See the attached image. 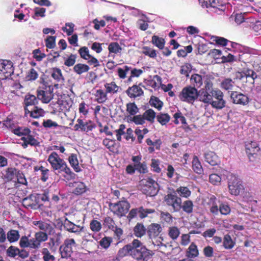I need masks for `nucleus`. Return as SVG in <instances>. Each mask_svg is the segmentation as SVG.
<instances>
[{
	"label": "nucleus",
	"mask_w": 261,
	"mask_h": 261,
	"mask_svg": "<svg viewBox=\"0 0 261 261\" xmlns=\"http://www.w3.org/2000/svg\"><path fill=\"white\" fill-rule=\"evenodd\" d=\"M174 118H175L174 123L175 124L181 123L185 124L186 123V120L185 117L180 112H177L174 114Z\"/></svg>",
	"instance_id": "nucleus-53"
},
{
	"label": "nucleus",
	"mask_w": 261,
	"mask_h": 261,
	"mask_svg": "<svg viewBox=\"0 0 261 261\" xmlns=\"http://www.w3.org/2000/svg\"><path fill=\"white\" fill-rule=\"evenodd\" d=\"M206 79L210 80L207 76H204L202 78L201 75L198 74H194L191 75L190 81L191 84L194 86L193 87L196 88H200L203 84V81L204 83Z\"/></svg>",
	"instance_id": "nucleus-21"
},
{
	"label": "nucleus",
	"mask_w": 261,
	"mask_h": 261,
	"mask_svg": "<svg viewBox=\"0 0 261 261\" xmlns=\"http://www.w3.org/2000/svg\"><path fill=\"white\" fill-rule=\"evenodd\" d=\"M68 186L72 189V192L76 195L81 194L86 191V187L85 184L82 181H75L70 182Z\"/></svg>",
	"instance_id": "nucleus-16"
},
{
	"label": "nucleus",
	"mask_w": 261,
	"mask_h": 261,
	"mask_svg": "<svg viewBox=\"0 0 261 261\" xmlns=\"http://www.w3.org/2000/svg\"><path fill=\"white\" fill-rule=\"evenodd\" d=\"M30 129L26 127H17V136H22L18 143L21 144L25 148L29 144L36 146L39 142L33 136L30 135Z\"/></svg>",
	"instance_id": "nucleus-4"
},
{
	"label": "nucleus",
	"mask_w": 261,
	"mask_h": 261,
	"mask_svg": "<svg viewBox=\"0 0 261 261\" xmlns=\"http://www.w3.org/2000/svg\"><path fill=\"white\" fill-rule=\"evenodd\" d=\"M14 68L12 62L7 60H0V79L4 80L10 78L14 80L13 75Z\"/></svg>",
	"instance_id": "nucleus-6"
},
{
	"label": "nucleus",
	"mask_w": 261,
	"mask_h": 261,
	"mask_svg": "<svg viewBox=\"0 0 261 261\" xmlns=\"http://www.w3.org/2000/svg\"><path fill=\"white\" fill-rule=\"evenodd\" d=\"M192 168L195 172L201 174L202 172V167L198 158L194 156L192 161Z\"/></svg>",
	"instance_id": "nucleus-34"
},
{
	"label": "nucleus",
	"mask_w": 261,
	"mask_h": 261,
	"mask_svg": "<svg viewBox=\"0 0 261 261\" xmlns=\"http://www.w3.org/2000/svg\"><path fill=\"white\" fill-rule=\"evenodd\" d=\"M207 8L211 9L212 11L216 13H220L225 10V6L219 2L218 0H211L208 3Z\"/></svg>",
	"instance_id": "nucleus-22"
},
{
	"label": "nucleus",
	"mask_w": 261,
	"mask_h": 261,
	"mask_svg": "<svg viewBox=\"0 0 261 261\" xmlns=\"http://www.w3.org/2000/svg\"><path fill=\"white\" fill-rule=\"evenodd\" d=\"M160 162L159 160L152 159L150 164L151 168L153 171L160 173L161 171V169L159 167Z\"/></svg>",
	"instance_id": "nucleus-58"
},
{
	"label": "nucleus",
	"mask_w": 261,
	"mask_h": 261,
	"mask_svg": "<svg viewBox=\"0 0 261 261\" xmlns=\"http://www.w3.org/2000/svg\"><path fill=\"white\" fill-rule=\"evenodd\" d=\"M90 228L93 231L98 232L101 228V225L97 220H92L90 223Z\"/></svg>",
	"instance_id": "nucleus-51"
},
{
	"label": "nucleus",
	"mask_w": 261,
	"mask_h": 261,
	"mask_svg": "<svg viewBox=\"0 0 261 261\" xmlns=\"http://www.w3.org/2000/svg\"><path fill=\"white\" fill-rule=\"evenodd\" d=\"M229 191L231 195L237 196L243 190L242 181L235 175H231L228 181Z\"/></svg>",
	"instance_id": "nucleus-10"
},
{
	"label": "nucleus",
	"mask_w": 261,
	"mask_h": 261,
	"mask_svg": "<svg viewBox=\"0 0 261 261\" xmlns=\"http://www.w3.org/2000/svg\"><path fill=\"white\" fill-rule=\"evenodd\" d=\"M37 97L44 103H48L52 99V94L50 92L44 91L42 90L37 91Z\"/></svg>",
	"instance_id": "nucleus-26"
},
{
	"label": "nucleus",
	"mask_w": 261,
	"mask_h": 261,
	"mask_svg": "<svg viewBox=\"0 0 261 261\" xmlns=\"http://www.w3.org/2000/svg\"><path fill=\"white\" fill-rule=\"evenodd\" d=\"M151 42L160 49L164 48L165 43L164 39L155 35L152 37Z\"/></svg>",
	"instance_id": "nucleus-38"
},
{
	"label": "nucleus",
	"mask_w": 261,
	"mask_h": 261,
	"mask_svg": "<svg viewBox=\"0 0 261 261\" xmlns=\"http://www.w3.org/2000/svg\"><path fill=\"white\" fill-rule=\"evenodd\" d=\"M211 80H205L204 87L200 89V101L211 105L215 109L221 110L225 107L223 93L219 89H214Z\"/></svg>",
	"instance_id": "nucleus-1"
},
{
	"label": "nucleus",
	"mask_w": 261,
	"mask_h": 261,
	"mask_svg": "<svg viewBox=\"0 0 261 261\" xmlns=\"http://www.w3.org/2000/svg\"><path fill=\"white\" fill-rule=\"evenodd\" d=\"M130 256L137 260L146 257L147 256H152L154 253L147 249L143 243L138 239H134L130 243Z\"/></svg>",
	"instance_id": "nucleus-3"
},
{
	"label": "nucleus",
	"mask_w": 261,
	"mask_h": 261,
	"mask_svg": "<svg viewBox=\"0 0 261 261\" xmlns=\"http://www.w3.org/2000/svg\"><path fill=\"white\" fill-rule=\"evenodd\" d=\"M42 125L45 128H51L53 127H59L60 128H64L63 126L59 125L57 122L53 121L50 119L44 120Z\"/></svg>",
	"instance_id": "nucleus-55"
},
{
	"label": "nucleus",
	"mask_w": 261,
	"mask_h": 261,
	"mask_svg": "<svg viewBox=\"0 0 261 261\" xmlns=\"http://www.w3.org/2000/svg\"><path fill=\"white\" fill-rule=\"evenodd\" d=\"M73 104V101L67 96H61L57 101L60 112H66L69 111Z\"/></svg>",
	"instance_id": "nucleus-13"
},
{
	"label": "nucleus",
	"mask_w": 261,
	"mask_h": 261,
	"mask_svg": "<svg viewBox=\"0 0 261 261\" xmlns=\"http://www.w3.org/2000/svg\"><path fill=\"white\" fill-rule=\"evenodd\" d=\"M47 232L43 231H38L35 234V238L32 239L31 248L37 249L40 246V243L45 242L47 240Z\"/></svg>",
	"instance_id": "nucleus-14"
},
{
	"label": "nucleus",
	"mask_w": 261,
	"mask_h": 261,
	"mask_svg": "<svg viewBox=\"0 0 261 261\" xmlns=\"http://www.w3.org/2000/svg\"><path fill=\"white\" fill-rule=\"evenodd\" d=\"M131 246L130 244L124 246L120 249L118 252V256L119 257H123L127 255H130L131 254Z\"/></svg>",
	"instance_id": "nucleus-44"
},
{
	"label": "nucleus",
	"mask_w": 261,
	"mask_h": 261,
	"mask_svg": "<svg viewBox=\"0 0 261 261\" xmlns=\"http://www.w3.org/2000/svg\"><path fill=\"white\" fill-rule=\"evenodd\" d=\"M107 93L114 94L117 93L120 87L117 86L114 82L106 83L104 85Z\"/></svg>",
	"instance_id": "nucleus-32"
},
{
	"label": "nucleus",
	"mask_w": 261,
	"mask_h": 261,
	"mask_svg": "<svg viewBox=\"0 0 261 261\" xmlns=\"http://www.w3.org/2000/svg\"><path fill=\"white\" fill-rule=\"evenodd\" d=\"M199 255V251L197 246L194 243H192L188 247L187 252L186 256L189 258H195Z\"/></svg>",
	"instance_id": "nucleus-29"
},
{
	"label": "nucleus",
	"mask_w": 261,
	"mask_h": 261,
	"mask_svg": "<svg viewBox=\"0 0 261 261\" xmlns=\"http://www.w3.org/2000/svg\"><path fill=\"white\" fill-rule=\"evenodd\" d=\"M154 212L153 210L143 208L140 207L138 208V214L140 218L143 219L147 216L148 214L153 213Z\"/></svg>",
	"instance_id": "nucleus-52"
},
{
	"label": "nucleus",
	"mask_w": 261,
	"mask_h": 261,
	"mask_svg": "<svg viewBox=\"0 0 261 261\" xmlns=\"http://www.w3.org/2000/svg\"><path fill=\"white\" fill-rule=\"evenodd\" d=\"M51 77L58 82L63 80V76L61 69L58 68H53L51 69Z\"/></svg>",
	"instance_id": "nucleus-45"
},
{
	"label": "nucleus",
	"mask_w": 261,
	"mask_h": 261,
	"mask_svg": "<svg viewBox=\"0 0 261 261\" xmlns=\"http://www.w3.org/2000/svg\"><path fill=\"white\" fill-rule=\"evenodd\" d=\"M234 85V82L229 78L225 79L221 83V88L226 90H231Z\"/></svg>",
	"instance_id": "nucleus-39"
},
{
	"label": "nucleus",
	"mask_w": 261,
	"mask_h": 261,
	"mask_svg": "<svg viewBox=\"0 0 261 261\" xmlns=\"http://www.w3.org/2000/svg\"><path fill=\"white\" fill-rule=\"evenodd\" d=\"M46 10L43 8H36L34 9L35 14L33 16V18L38 19L39 17H43L45 16Z\"/></svg>",
	"instance_id": "nucleus-54"
},
{
	"label": "nucleus",
	"mask_w": 261,
	"mask_h": 261,
	"mask_svg": "<svg viewBox=\"0 0 261 261\" xmlns=\"http://www.w3.org/2000/svg\"><path fill=\"white\" fill-rule=\"evenodd\" d=\"M246 151L250 161H253L258 154L260 153V149L255 142L250 141L246 143Z\"/></svg>",
	"instance_id": "nucleus-12"
},
{
	"label": "nucleus",
	"mask_w": 261,
	"mask_h": 261,
	"mask_svg": "<svg viewBox=\"0 0 261 261\" xmlns=\"http://www.w3.org/2000/svg\"><path fill=\"white\" fill-rule=\"evenodd\" d=\"M127 93L130 97H136L142 95L143 91L140 87L134 85L127 89Z\"/></svg>",
	"instance_id": "nucleus-27"
},
{
	"label": "nucleus",
	"mask_w": 261,
	"mask_h": 261,
	"mask_svg": "<svg viewBox=\"0 0 261 261\" xmlns=\"http://www.w3.org/2000/svg\"><path fill=\"white\" fill-rule=\"evenodd\" d=\"M69 162L74 170L76 172L80 171V168L79 165V161L75 154H72L69 156Z\"/></svg>",
	"instance_id": "nucleus-33"
},
{
	"label": "nucleus",
	"mask_w": 261,
	"mask_h": 261,
	"mask_svg": "<svg viewBox=\"0 0 261 261\" xmlns=\"http://www.w3.org/2000/svg\"><path fill=\"white\" fill-rule=\"evenodd\" d=\"M90 68L88 65L81 63L76 64L73 67L74 71L78 74L86 72Z\"/></svg>",
	"instance_id": "nucleus-37"
},
{
	"label": "nucleus",
	"mask_w": 261,
	"mask_h": 261,
	"mask_svg": "<svg viewBox=\"0 0 261 261\" xmlns=\"http://www.w3.org/2000/svg\"><path fill=\"white\" fill-rule=\"evenodd\" d=\"M74 24L71 22H68L65 24V27L62 28V30L66 32L67 35H71L74 31Z\"/></svg>",
	"instance_id": "nucleus-62"
},
{
	"label": "nucleus",
	"mask_w": 261,
	"mask_h": 261,
	"mask_svg": "<svg viewBox=\"0 0 261 261\" xmlns=\"http://www.w3.org/2000/svg\"><path fill=\"white\" fill-rule=\"evenodd\" d=\"M193 204L191 200L185 201L183 204H181V208L183 211L188 214L191 213L193 211Z\"/></svg>",
	"instance_id": "nucleus-47"
},
{
	"label": "nucleus",
	"mask_w": 261,
	"mask_h": 261,
	"mask_svg": "<svg viewBox=\"0 0 261 261\" xmlns=\"http://www.w3.org/2000/svg\"><path fill=\"white\" fill-rule=\"evenodd\" d=\"M230 98L233 103L236 104L245 106L249 102V98L246 95L236 91L231 93Z\"/></svg>",
	"instance_id": "nucleus-15"
},
{
	"label": "nucleus",
	"mask_w": 261,
	"mask_h": 261,
	"mask_svg": "<svg viewBox=\"0 0 261 261\" xmlns=\"http://www.w3.org/2000/svg\"><path fill=\"white\" fill-rule=\"evenodd\" d=\"M142 181L144 185L143 190L146 195L153 196L158 193L159 190V185L154 180L147 178Z\"/></svg>",
	"instance_id": "nucleus-11"
},
{
	"label": "nucleus",
	"mask_w": 261,
	"mask_h": 261,
	"mask_svg": "<svg viewBox=\"0 0 261 261\" xmlns=\"http://www.w3.org/2000/svg\"><path fill=\"white\" fill-rule=\"evenodd\" d=\"M151 106L160 110L163 107V102L157 97L152 96L149 101Z\"/></svg>",
	"instance_id": "nucleus-49"
},
{
	"label": "nucleus",
	"mask_w": 261,
	"mask_h": 261,
	"mask_svg": "<svg viewBox=\"0 0 261 261\" xmlns=\"http://www.w3.org/2000/svg\"><path fill=\"white\" fill-rule=\"evenodd\" d=\"M169 237L172 240H175L177 239L180 234V231L178 227L176 226L169 227L168 230Z\"/></svg>",
	"instance_id": "nucleus-36"
},
{
	"label": "nucleus",
	"mask_w": 261,
	"mask_h": 261,
	"mask_svg": "<svg viewBox=\"0 0 261 261\" xmlns=\"http://www.w3.org/2000/svg\"><path fill=\"white\" fill-rule=\"evenodd\" d=\"M143 115L145 120H146L150 122H153L155 117H156L155 112L152 109H148L146 110L143 113Z\"/></svg>",
	"instance_id": "nucleus-43"
},
{
	"label": "nucleus",
	"mask_w": 261,
	"mask_h": 261,
	"mask_svg": "<svg viewBox=\"0 0 261 261\" xmlns=\"http://www.w3.org/2000/svg\"><path fill=\"white\" fill-rule=\"evenodd\" d=\"M130 70V67L124 66L123 68H119L118 69V74L120 79H124L126 77V75Z\"/></svg>",
	"instance_id": "nucleus-59"
},
{
	"label": "nucleus",
	"mask_w": 261,
	"mask_h": 261,
	"mask_svg": "<svg viewBox=\"0 0 261 261\" xmlns=\"http://www.w3.org/2000/svg\"><path fill=\"white\" fill-rule=\"evenodd\" d=\"M94 95L95 96V100L99 103H103L108 99L107 92L101 89L96 90Z\"/></svg>",
	"instance_id": "nucleus-28"
},
{
	"label": "nucleus",
	"mask_w": 261,
	"mask_h": 261,
	"mask_svg": "<svg viewBox=\"0 0 261 261\" xmlns=\"http://www.w3.org/2000/svg\"><path fill=\"white\" fill-rule=\"evenodd\" d=\"M162 227L158 224H152L148 227L147 231L149 239L152 240L157 237L162 231Z\"/></svg>",
	"instance_id": "nucleus-20"
},
{
	"label": "nucleus",
	"mask_w": 261,
	"mask_h": 261,
	"mask_svg": "<svg viewBox=\"0 0 261 261\" xmlns=\"http://www.w3.org/2000/svg\"><path fill=\"white\" fill-rule=\"evenodd\" d=\"M36 101V98L34 95H28L25 96L24 103L25 105V108H32Z\"/></svg>",
	"instance_id": "nucleus-42"
},
{
	"label": "nucleus",
	"mask_w": 261,
	"mask_h": 261,
	"mask_svg": "<svg viewBox=\"0 0 261 261\" xmlns=\"http://www.w3.org/2000/svg\"><path fill=\"white\" fill-rule=\"evenodd\" d=\"M35 170H40L42 174V177L41 178L42 180H43V181H46L48 177V173L49 171V170L48 169H46L43 166L39 167L38 168L37 167H35Z\"/></svg>",
	"instance_id": "nucleus-50"
},
{
	"label": "nucleus",
	"mask_w": 261,
	"mask_h": 261,
	"mask_svg": "<svg viewBox=\"0 0 261 261\" xmlns=\"http://www.w3.org/2000/svg\"><path fill=\"white\" fill-rule=\"evenodd\" d=\"M209 181L213 185H218L221 181V177L217 174H212L209 176Z\"/></svg>",
	"instance_id": "nucleus-61"
},
{
	"label": "nucleus",
	"mask_w": 261,
	"mask_h": 261,
	"mask_svg": "<svg viewBox=\"0 0 261 261\" xmlns=\"http://www.w3.org/2000/svg\"><path fill=\"white\" fill-rule=\"evenodd\" d=\"M125 129V125L121 124L118 129H116L114 133L116 134L117 139L119 141L122 140L121 136L125 134L124 129Z\"/></svg>",
	"instance_id": "nucleus-57"
},
{
	"label": "nucleus",
	"mask_w": 261,
	"mask_h": 261,
	"mask_svg": "<svg viewBox=\"0 0 261 261\" xmlns=\"http://www.w3.org/2000/svg\"><path fill=\"white\" fill-rule=\"evenodd\" d=\"M127 112L132 115H134L138 113L139 109L134 102L128 103L126 105Z\"/></svg>",
	"instance_id": "nucleus-48"
},
{
	"label": "nucleus",
	"mask_w": 261,
	"mask_h": 261,
	"mask_svg": "<svg viewBox=\"0 0 261 261\" xmlns=\"http://www.w3.org/2000/svg\"><path fill=\"white\" fill-rule=\"evenodd\" d=\"M108 49L109 51V56H110V54L111 53H114L116 54L120 53L122 50V48L118 43L112 42L109 44L108 46Z\"/></svg>",
	"instance_id": "nucleus-40"
},
{
	"label": "nucleus",
	"mask_w": 261,
	"mask_h": 261,
	"mask_svg": "<svg viewBox=\"0 0 261 261\" xmlns=\"http://www.w3.org/2000/svg\"><path fill=\"white\" fill-rule=\"evenodd\" d=\"M162 80L159 75H154L153 79L147 82V85L154 89L159 88L161 84Z\"/></svg>",
	"instance_id": "nucleus-35"
},
{
	"label": "nucleus",
	"mask_w": 261,
	"mask_h": 261,
	"mask_svg": "<svg viewBox=\"0 0 261 261\" xmlns=\"http://www.w3.org/2000/svg\"><path fill=\"white\" fill-rule=\"evenodd\" d=\"M77 244L72 238H67L60 247V252L62 258H68L71 256L75 249Z\"/></svg>",
	"instance_id": "nucleus-7"
},
{
	"label": "nucleus",
	"mask_w": 261,
	"mask_h": 261,
	"mask_svg": "<svg viewBox=\"0 0 261 261\" xmlns=\"http://www.w3.org/2000/svg\"><path fill=\"white\" fill-rule=\"evenodd\" d=\"M158 121L162 125H166L170 120V116L167 113H160L156 116Z\"/></svg>",
	"instance_id": "nucleus-41"
},
{
	"label": "nucleus",
	"mask_w": 261,
	"mask_h": 261,
	"mask_svg": "<svg viewBox=\"0 0 261 261\" xmlns=\"http://www.w3.org/2000/svg\"><path fill=\"white\" fill-rule=\"evenodd\" d=\"M16 115L10 114L7 119L3 121V125L7 128L11 130L15 135H16Z\"/></svg>",
	"instance_id": "nucleus-17"
},
{
	"label": "nucleus",
	"mask_w": 261,
	"mask_h": 261,
	"mask_svg": "<svg viewBox=\"0 0 261 261\" xmlns=\"http://www.w3.org/2000/svg\"><path fill=\"white\" fill-rule=\"evenodd\" d=\"M103 225L109 229H112L115 228V223L111 217H107L104 219Z\"/></svg>",
	"instance_id": "nucleus-64"
},
{
	"label": "nucleus",
	"mask_w": 261,
	"mask_h": 261,
	"mask_svg": "<svg viewBox=\"0 0 261 261\" xmlns=\"http://www.w3.org/2000/svg\"><path fill=\"white\" fill-rule=\"evenodd\" d=\"M33 225L35 226V229H38L43 232H50L53 230V227L50 223L44 222L43 221H33Z\"/></svg>",
	"instance_id": "nucleus-19"
},
{
	"label": "nucleus",
	"mask_w": 261,
	"mask_h": 261,
	"mask_svg": "<svg viewBox=\"0 0 261 261\" xmlns=\"http://www.w3.org/2000/svg\"><path fill=\"white\" fill-rule=\"evenodd\" d=\"M112 243V239L109 237H104L99 241V245L105 249H108Z\"/></svg>",
	"instance_id": "nucleus-63"
},
{
	"label": "nucleus",
	"mask_w": 261,
	"mask_h": 261,
	"mask_svg": "<svg viewBox=\"0 0 261 261\" xmlns=\"http://www.w3.org/2000/svg\"><path fill=\"white\" fill-rule=\"evenodd\" d=\"M234 242H233L231 237L226 234L224 237L223 245L226 249H231L234 246Z\"/></svg>",
	"instance_id": "nucleus-46"
},
{
	"label": "nucleus",
	"mask_w": 261,
	"mask_h": 261,
	"mask_svg": "<svg viewBox=\"0 0 261 261\" xmlns=\"http://www.w3.org/2000/svg\"><path fill=\"white\" fill-rule=\"evenodd\" d=\"M192 66L191 64L185 63L180 67V73L185 75L186 76L189 75V73L191 71Z\"/></svg>",
	"instance_id": "nucleus-56"
},
{
	"label": "nucleus",
	"mask_w": 261,
	"mask_h": 261,
	"mask_svg": "<svg viewBox=\"0 0 261 261\" xmlns=\"http://www.w3.org/2000/svg\"><path fill=\"white\" fill-rule=\"evenodd\" d=\"M200 90H197L193 87L187 86L184 88L179 94L180 100L189 103H193L198 98L200 101Z\"/></svg>",
	"instance_id": "nucleus-5"
},
{
	"label": "nucleus",
	"mask_w": 261,
	"mask_h": 261,
	"mask_svg": "<svg viewBox=\"0 0 261 261\" xmlns=\"http://www.w3.org/2000/svg\"><path fill=\"white\" fill-rule=\"evenodd\" d=\"M205 161L212 166H215L219 163L218 156L213 151H208L204 154Z\"/></svg>",
	"instance_id": "nucleus-25"
},
{
	"label": "nucleus",
	"mask_w": 261,
	"mask_h": 261,
	"mask_svg": "<svg viewBox=\"0 0 261 261\" xmlns=\"http://www.w3.org/2000/svg\"><path fill=\"white\" fill-rule=\"evenodd\" d=\"M64 227L68 231L77 234L82 232L84 229L83 226L76 225L67 219L64 221Z\"/></svg>",
	"instance_id": "nucleus-18"
},
{
	"label": "nucleus",
	"mask_w": 261,
	"mask_h": 261,
	"mask_svg": "<svg viewBox=\"0 0 261 261\" xmlns=\"http://www.w3.org/2000/svg\"><path fill=\"white\" fill-rule=\"evenodd\" d=\"M74 128L75 130L80 129L82 131L88 132L92 130L93 126L90 123L84 122L82 119H78Z\"/></svg>",
	"instance_id": "nucleus-24"
},
{
	"label": "nucleus",
	"mask_w": 261,
	"mask_h": 261,
	"mask_svg": "<svg viewBox=\"0 0 261 261\" xmlns=\"http://www.w3.org/2000/svg\"><path fill=\"white\" fill-rule=\"evenodd\" d=\"M111 211L119 217L124 216L130 207L129 203L126 200L120 201L110 205Z\"/></svg>",
	"instance_id": "nucleus-9"
},
{
	"label": "nucleus",
	"mask_w": 261,
	"mask_h": 261,
	"mask_svg": "<svg viewBox=\"0 0 261 261\" xmlns=\"http://www.w3.org/2000/svg\"><path fill=\"white\" fill-rule=\"evenodd\" d=\"M25 113H30L31 117L34 118H38L44 115V111L37 107L33 106L32 108H25Z\"/></svg>",
	"instance_id": "nucleus-23"
},
{
	"label": "nucleus",
	"mask_w": 261,
	"mask_h": 261,
	"mask_svg": "<svg viewBox=\"0 0 261 261\" xmlns=\"http://www.w3.org/2000/svg\"><path fill=\"white\" fill-rule=\"evenodd\" d=\"M133 231L134 235L136 237L141 238L145 234L146 228L143 224L138 223L134 227Z\"/></svg>",
	"instance_id": "nucleus-30"
},
{
	"label": "nucleus",
	"mask_w": 261,
	"mask_h": 261,
	"mask_svg": "<svg viewBox=\"0 0 261 261\" xmlns=\"http://www.w3.org/2000/svg\"><path fill=\"white\" fill-rule=\"evenodd\" d=\"M164 202L171 206L174 212H178L181 208L182 200L175 193H169L164 197Z\"/></svg>",
	"instance_id": "nucleus-8"
},
{
	"label": "nucleus",
	"mask_w": 261,
	"mask_h": 261,
	"mask_svg": "<svg viewBox=\"0 0 261 261\" xmlns=\"http://www.w3.org/2000/svg\"><path fill=\"white\" fill-rule=\"evenodd\" d=\"M47 161L56 174H62L68 180L74 178L75 174L71 171L66 162L61 159L56 152L53 151L48 155Z\"/></svg>",
	"instance_id": "nucleus-2"
},
{
	"label": "nucleus",
	"mask_w": 261,
	"mask_h": 261,
	"mask_svg": "<svg viewBox=\"0 0 261 261\" xmlns=\"http://www.w3.org/2000/svg\"><path fill=\"white\" fill-rule=\"evenodd\" d=\"M176 194H178L179 197L188 198L191 194V192L187 187L180 186L176 189Z\"/></svg>",
	"instance_id": "nucleus-31"
},
{
	"label": "nucleus",
	"mask_w": 261,
	"mask_h": 261,
	"mask_svg": "<svg viewBox=\"0 0 261 261\" xmlns=\"http://www.w3.org/2000/svg\"><path fill=\"white\" fill-rule=\"evenodd\" d=\"M38 76V73L36 70L34 68H31L29 70L26 79L28 81H34L35 80Z\"/></svg>",
	"instance_id": "nucleus-60"
}]
</instances>
